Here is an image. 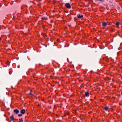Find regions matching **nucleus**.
<instances>
[{
	"instance_id": "1",
	"label": "nucleus",
	"mask_w": 122,
	"mask_h": 122,
	"mask_svg": "<svg viewBox=\"0 0 122 122\" xmlns=\"http://www.w3.org/2000/svg\"><path fill=\"white\" fill-rule=\"evenodd\" d=\"M65 5L67 8L70 9L71 8V5L69 3H66L65 4Z\"/></svg>"
},
{
	"instance_id": "2",
	"label": "nucleus",
	"mask_w": 122,
	"mask_h": 122,
	"mask_svg": "<svg viewBox=\"0 0 122 122\" xmlns=\"http://www.w3.org/2000/svg\"><path fill=\"white\" fill-rule=\"evenodd\" d=\"M27 8V6L26 5H23L21 7V9L23 10H26Z\"/></svg>"
},
{
	"instance_id": "3",
	"label": "nucleus",
	"mask_w": 122,
	"mask_h": 122,
	"mask_svg": "<svg viewBox=\"0 0 122 122\" xmlns=\"http://www.w3.org/2000/svg\"><path fill=\"white\" fill-rule=\"evenodd\" d=\"M26 112V110L25 109H22L21 110L20 113L22 114H25Z\"/></svg>"
},
{
	"instance_id": "4",
	"label": "nucleus",
	"mask_w": 122,
	"mask_h": 122,
	"mask_svg": "<svg viewBox=\"0 0 122 122\" xmlns=\"http://www.w3.org/2000/svg\"><path fill=\"white\" fill-rule=\"evenodd\" d=\"M19 110L17 109H15L14 110V112L17 114L19 113Z\"/></svg>"
},
{
	"instance_id": "5",
	"label": "nucleus",
	"mask_w": 122,
	"mask_h": 122,
	"mask_svg": "<svg viewBox=\"0 0 122 122\" xmlns=\"http://www.w3.org/2000/svg\"><path fill=\"white\" fill-rule=\"evenodd\" d=\"M85 96L86 97H88L90 95V93L88 92H85Z\"/></svg>"
},
{
	"instance_id": "6",
	"label": "nucleus",
	"mask_w": 122,
	"mask_h": 122,
	"mask_svg": "<svg viewBox=\"0 0 122 122\" xmlns=\"http://www.w3.org/2000/svg\"><path fill=\"white\" fill-rule=\"evenodd\" d=\"M83 15H81L80 14H78L77 15V17L79 19H81L83 17Z\"/></svg>"
},
{
	"instance_id": "7",
	"label": "nucleus",
	"mask_w": 122,
	"mask_h": 122,
	"mask_svg": "<svg viewBox=\"0 0 122 122\" xmlns=\"http://www.w3.org/2000/svg\"><path fill=\"white\" fill-rule=\"evenodd\" d=\"M14 116V115L13 114L12 115L10 116V118L11 120L13 121L15 120Z\"/></svg>"
},
{
	"instance_id": "8",
	"label": "nucleus",
	"mask_w": 122,
	"mask_h": 122,
	"mask_svg": "<svg viewBox=\"0 0 122 122\" xmlns=\"http://www.w3.org/2000/svg\"><path fill=\"white\" fill-rule=\"evenodd\" d=\"M107 24L106 22H104L102 24V26L104 27H106Z\"/></svg>"
},
{
	"instance_id": "9",
	"label": "nucleus",
	"mask_w": 122,
	"mask_h": 122,
	"mask_svg": "<svg viewBox=\"0 0 122 122\" xmlns=\"http://www.w3.org/2000/svg\"><path fill=\"white\" fill-rule=\"evenodd\" d=\"M109 109V107H106L104 108V110L106 111H107Z\"/></svg>"
},
{
	"instance_id": "10",
	"label": "nucleus",
	"mask_w": 122,
	"mask_h": 122,
	"mask_svg": "<svg viewBox=\"0 0 122 122\" xmlns=\"http://www.w3.org/2000/svg\"><path fill=\"white\" fill-rule=\"evenodd\" d=\"M41 19L43 20H47V19L45 17H41Z\"/></svg>"
},
{
	"instance_id": "11",
	"label": "nucleus",
	"mask_w": 122,
	"mask_h": 122,
	"mask_svg": "<svg viewBox=\"0 0 122 122\" xmlns=\"http://www.w3.org/2000/svg\"><path fill=\"white\" fill-rule=\"evenodd\" d=\"M119 25V23L118 22H117L116 24V25L117 26H118Z\"/></svg>"
},
{
	"instance_id": "12",
	"label": "nucleus",
	"mask_w": 122,
	"mask_h": 122,
	"mask_svg": "<svg viewBox=\"0 0 122 122\" xmlns=\"http://www.w3.org/2000/svg\"><path fill=\"white\" fill-rule=\"evenodd\" d=\"M19 120H20V122L21 121V122H23V119L22 118H21V119H19Z\"/></svg>"
},
{
	"instance_id": "13",
	"label": "nucleus",
	"mask_w": 122,
	"mask_h": 122,
	"mask_svg": "<svg viewBox=\"0 0 122 122\" xmlns=\"http://www.w3.org/2000/svg\"><path fill=\"white\" fill-rule=\"evenodd\" d=\"M22 114H19L18 115V116L19 117H21L22 116Z\"/></svg>"
},
{
	"instance_id": "14",
	"label": "nucleus",
	"mask_w": 122,
	"mask_h": 122,
	"mask_svg": "<svg viewBox=\"0 0 122 122\" xmlns=\"http://www.w3.org/2000/svg\"><path fill=\"white\" fill-rule=\"evenodd\" d=\"M12 72L11 71H10L9 72V74L10 75L11 74Z\"/></svg>"
},
{
	"instance_id": "15",
	"label": "nucleus",
	"mask_w": 122,
	"mask_h": 122,
	"mask_svg": "<svg viewBox=\"0 0 122 122\" xmlns=\"http://www.w3.org/2000/svg\"><path fill=\"white\" fill-rule=\"evenodd\" d=\"M10 64V63L9 62H7V64L9 65Z\"/></svg>"
},
{
	"instance_id": "16",
	"label": "nucleus",
	"mask_w": 122,
	"mask_h": 122,
	"mask_svg": "<svg viewBox=\"0 0 122 122\" xmlns=\"http://www.w3.org/2000/svg\"><path fill=\"white\" fill-rule=\"evenodd\" d=\"M30 95H31L32 96L33 95L31 93H30Z\"/></svg>"
},
{
	"instance_id": "17",
	"label": "nucleus",
	"mask_w": 122,
	"mask_h": 122,
	"mask_svg": "<svg viewBox=\"0 0 122 122\" xmlns=\"http://www.w3.org/2000/svg\"><path fill=\"white\" fill-rule=\"evenodd\" d=\"M67 61L68 62H69V59L68 58H67Z\"/></svg>"
},
{
	"instance_id": "18",
	"label": "nucleus",
	"mask_w": 122,
	"mask_h": 122,
	"mask_svg": "<svg viewBox=\"0 0 122 122\" xmlns=\"http://www.w3.org/2000/svg\"><path fill=\"white\" fill-rule=\"evenodd\" d=\"M15 120H16L17 121H18V119H15Z\"/></svg>"
},
{
	"instance_id": "19",
	"label": "nucleus",
	"mask_w": 122,
	"mask_h": 122,
	"mask_svg": "<svg viewBox=\"0 0 122 122\" xmlns=\"http://www.w3.org/2000/svg\"><path fill=\"white\" fill-rule=\"evenodd\" d=\"M18 68H20V66H18Z\"/></svg>"
}]
</instances>
